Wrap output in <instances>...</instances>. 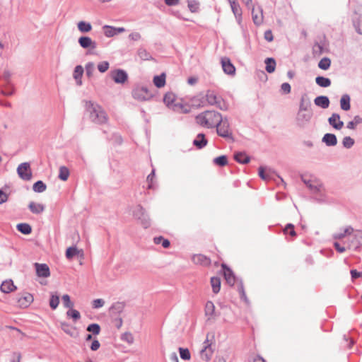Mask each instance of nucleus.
Returning <instances> with one entry per match:
<instances>
[{"label":"nucleus","instance_id":"1","mask_svg":"<svg viewBox=\"0 0 362 362\" xmlns=\"http://www.w3.org/2000/svg\"><path fill=\"white\" fill-rule=\"evenodd\" d=\"M221 121V115L216 111L206 110L196 117L198 124L206 128H214Z\"/></svg>","mask_w":362,"mask_h":362},{"label":"nucleus","instance_id":"2","mask_svg":"<svg viewBox=\"0 0 362 362\" xmlns=\"http://www.w3.org/2000/svg\"><path fill=\"white\" fill-rule=\"evenodd\" d=\"M85 107L89 113L90 119L96 124H103L107 121V117L103 109L91 101H85Z\"/></svg>","mask_w":362,"mask_h":362},{"label":"nucleus","instance_id":"3","mask_svg":"<svg viewBox=\"0 0 362 362\" xmlns=\"http://www.w3.org/2000/svg\"><path fill=\"white\" fill-rule=\"evenodd\" d=\"M301 180L313 194L320 196L325 195V187L319 180L304 175L301 177Z\"/></svg>","mask_w":362,"mask_h":362},{"label":"nucleus","instance_id":"4","mask_svg":"<svg viewBox=\"0 0 362 362\" xmlns=\"http://www.w3.org/2000/svg\"><path fill=\"white\" fill-rule=\"evenodd\" d=\"M133 216L139 221L140 224L144 228H148L151 226V219L145 209L141 205H138L134 208Z\"/></svg>","mask_w":362,"mask_h":362},{"label":"nucleus","instance_id":"5","mask_svg":"<svg viewBox=\"0 0 362 362\" xmlns=\"http://www.w3.org/2000/svg\"><path fill=\"white\" fill-rule=\"evenodd\" d=\"M215 127H216L217 134L220 136L227 139H233L232 131L230 128V124L226 117L223 118L221 117V121L218 122Z\"/></svg>","mask_w":362,"mask_h":362},{"label":"nucleus","instance_id":"6","mask_svg":"<svg viewBox=\"0 0 362 362\" xmlns=\"http://www.w3.org/2000/svg\"><path fill=\"white\" fill-rule=\"evenodd\" d=\"M132 97L138 101H148L153 98V94L145 86H136L132 92Z\"/></svg>","mask_w":362,"mask_h":362},{"label":"nucleus","instance_id":"7","mask_svg":"<svg viewBox=\"0 0 362 362\" xmlns=\"http://www.w3.org/2000/svg\"><path fill=\"white\" fill-rule=\"evenodd\" d=\"M351 235V238L349 240L347 248L357 250L362 245V230L354 229Z\"/></svg>","mask_w":362,"mask_h":362},{"label":"nucleus","instance_id":"8","mask_svg":"<svg viewBox=\"0 0 362 362\" xmlns=\"http://www.w3.org/2000/svg\"><path fill=\"white\" fill-rule=\"evenodd\" d=\"M18 176L24 180H30L32 177L30 166L28 163H21L17 168Z\"/></svg>","mask_w":362,"mask_h":362},{"label":"nucleus","instance_id":"9","mask_svg":"<svg viewBox=\"0 0 362 362\" xmlns=\"http://www.w3.org/2000/svg\"><path fill=\"white\" fill-rule=\"evenodd\" d=\"M175 96L172 93H168L163 98L165 104L173 111H179L180 109H182L184 105L182 103H175Z\"/></svg>","mask_w":362,"mask_h":362},{"label":"nucleus","instance_id":"10","mask_svg":"<svg viewBox=\"0 0 362 362\" xmlns=\"http://www.w3.org/2000/svg\"><path fill=\"white\" fill-rule=\"evenodd\" d=\"M33 301V296L29 293H23L17 298V306L21 308H28Z\"/></svg>","mask_w":362,"mask_h":362},{"label":"nucleus","instance_id":"11","mask_svg":"<svg viewBox=\"0 0 362 362\" xmlns=\"http://www.w3.org/2000/svg\"><path fill=\"white\" fill-rule=\"evenodd\" d=\"M111 77L116 83H124L128 78L127 72L122 69H117L111 73Z\"/></svg>","mask_w":362,"mask_h":362},{"label":"nucleus","instance_id":"12","mask_svg":"<svg viewBox=\"0 0 362 362\" xmlns=\"http://www.w3.org/2000/svg\"><path fill=\"white\" fill-rule=\"evenodd\" d=\"M211 345L209 343L208 339L204 343V346L200 351V357L205 361H209L212 356V351L210 348Z\"/></svg>","mask_w":362,"mask_h":362},{"label":"nucleus","instance_id":"13","mask_svg":"<svg viewBox=\"0 0 362 362\" xmlns=\"http://www.w3.org/2000/svg\"><path fill=\"white\" fill-rule=\"evenodd\" d=\"M313 117V112L311 110L301 111L298 110L296 119L300 124H304L308 122Z\"/></svg>","mask_w":362,"mask_h":362},{"label":"nucleus","instance_id":"14","mask_svg":"<svg viewBox=\"0 0 362 362\" xmlns=\"http://www.w3.org/2000/svg\"><path fill=\"white\" fill-rule=\"evenodd\" d=\"M35 267L38 276L44 278L49 276V268L46 264L35 263Z\"/></svg>","mask_w":362,"mask_h":362},{"label":"nucleus","instance_id":"15","mask_svg":"<svg viewBox=\"0 0 362 362\" xmlns=\"http://www.w3.org/2000/svg\"><path fill=\"white\" fill-rule=\"evenodd\" d=\"M328 122L335 129L339 130L344 126V122L340 119V116L337 113H333L328 119Z\"/></svg>","mask_w":362,"mask_h":362},{"label":"nucleus","instance_id":"16","mask_svg":"<svg viewBox=\"0 0 362 362\" xmlns=\"http://www.w3.org/2000/svg\"><path fill=\"white\" fill-rule=\"evenodd\" d=\"M221 65L223 71L228 75H233L235 72V68L228 57L221 59Z\"/></svg>","mask_w":362,"mask_h":362},{"label":"nucleus","instance_id":"17","mask_svg":"<svg viewBox=\"0 0 362 362\" xmlns=\"http://www.w3.org/2000/svg\"><path fill=\"white\" fill-rule=\"evenodd\" d=\"M311 100L307 93H303L300 96L299 110L301 111L311 110Z\"/></svg>","mask_w":362,"mask_h":362},{"label":"nucleus","instance_id":"18","mask_svg":"<svg viewBox=\"0 0 362 362\" xmlns=\"http://www.w3.org/2000/svg\"><path fill=\"white\" fill-rule=\"evenodd\" d=\"M204 312L208 321L214 320L216 318L215 305L213 302H206Z\"/></svg>","mask_w":362,"mask_h":362},{"label":"nucleus","instance_id":"19","mask_svg":"<svg viewBox=\"0 0 362 362\" xmlns=\"http://www.w3.org/2000/svg\"><path fill=\"white\" fill-rule=\"evenodd\" d=\"M78 43L81 47L86 48H92L95 49L96 47V42L93 41L92 39L87 36H82L78 39Z\"/></svg>","mask_w":362,"mask_h":362},{"label":"nucleus","instance_id":"20","mask_svg":"<svg viewBox=\"0 0 362 362\" xmlns=\"http://www.w3.org/2000/svg\"><path fill=\"white\" fill-rule=\"evenodd\" d=\"M252 21L255 25H259L262 23L263 13L262 10L260 7H258L257 10L255 8H252Z\"/></svg>","mask_w":362,"mask_h":362},{"label":"nucleus","instance_id":"21","mask_svg":"<svg viewBox=\"0 0 362 362\" xmlns=\"http://www.w3.org/2000/svg\"><path fill=\"white\" fill-rule=\"evenodd\" d=\"M1 291L4 293H9L16 289V286L13 284L12 280L8 279L4 281L0 286Z\"/></svg>","mask_w":362,"mask_h":362},{"label":"nucleus","instance_id":"22","mask_svg":"<svg viewBox=\"0 0 362 362\" xmlns=\"http://www.w3.org/2000/svg\"><path fill=\"white\" fill-rule=\"evenodd\" d=\"M314 103L317 107L326 109L329 106L330 102L327 96L320 95L315 98Z\"/></svg>","mask_w":362,"mask_h":362},{"label":"nucleus","instance_id":"23","mask_svg":"<svg viewBox=\"0 0 362 362\" xmlns=\"http://www.w3.org/2000/svg\"><path fill=\"white\" fill-rule=\"evenodd\" d=\"M354 232V228L351 226H347L342 230L333 234V238L336 240H341L346 236H351Z\"/></svg>","mask_w":362,"mask_h":362},{"label":"nucleus","instance_id":"24","mask_svg":"<svg viewBox=\"0 0 362 362\" xmlns=\"http://www.w3.org/2000/svg\"><path fill=\"white\" fill-rule=\"evenodd\" d=\"M192 261L194 263L197 264H200L203 266L209 265L211 263L210 259L206 256L201 254L194 255L192 257Z\"/></svg>","mask_w":362,"mask_h":362},{"label":"nucleus","instance_id":"25","mask_svg":"<svg viewBox=\"0 0 362 362\" xmlns=\"http://www.w3.org/2000/svg\"><path fill=\"white\" fill-rule=\"evenodd\" d=\"M322 141L327 146H334L337 144V139L334 134L327 133L323 136Z\"/></svg>","mask_w":362,"mask_h":362},{"label":"nucleus","instance_id":"26","mask_svg":"<svg viewBox=\"0 0 362 362\" xmlns=\"http://www.w3.org/2000/svg\"><path fill=\"white\" fill-rule=\"evenodd\" d=\"M223 268V274L227 283L233 286L235 281V277L230 269L226 267L224 264L222 265Z\"/></svg>","mask_w":362,"mask_h":362},{"label":"nucleus","instance_id":"27","mask_svg":"<svg viewBox=\"0 0 362 362\" xmlns=\"http://www.w3.org/2000/svg\"><path fill=\"white\" fill-rule=\"evenodd\" d=\"M83 72H84V69H83V66L81 65H77L74 68V74H73V77L76 80V84L78 86H81L82 85L81 77H82V76L83 74Z\"/></svg>","mask_w":362,"mask_h":362},{"label":"nucleus","instance_id":"28","mask_svg":"<svg viewBox=\"0 0 362 362\" xmlns=\"http://www.w3.org/2000/svg\"><path fill=\"white\" fill-rule=\"evenodd\" d=\"M193 144L199 149L206 146L207 140L204 134H199L193 141Z\"/></svg>","mask_w":362,"mask_h":362},{"label":"nucleus","instance_id":"29","mask_svg":"<svg viewBox=\"0 0 362 362\" xmlns=\"http://www.w3.org/2000/svg\"><path fill=\"white\" fill-rule=\"evenodd\" d=\"M230 5L235 18L238 23H240L242 18V10L240 5L236 1L231 2Z\"/></svg>","mask_w":362,"mask_h":362},{"label":"nucleus","instance_id":"30","mask_svg":"<svg viewBox=\"0 0 362 362\" xmlns=\"http://www.w3.org/2000/svg\"><path fill=\"white\" fill-rule=\"evenodd\" d=\"M28 208L32 213L35 214H40L45 210V206L43 204L35 203L34 202H30Z\"/></svg>","mask_w":362,"mask_h":362},{"label":"nucleus","instance_id":"31","mask_svg":"<svg viewBox=\"0 0 362 362\" xmlns=\"http://www.w3.org/2000/svg\"><path fill=\"white\" fill-rule=\"evenodd\" d=\"M350 96L348 94H344L340 99V107L343 110L348 111L351 108Z\"/></svg>","mask_w":362,"mask_h":362},{"label":"nucleus","instance_id":"32","mask_svg":"<svg viewBox=\"0 0 362 362\" xmlns=\"http://www.w3.org/2000/svg\"><path fill=\"white\" fill-rule=\"evenodd\" d=\"M235 160L240 163L245 164L250 162V157L243 152H238L234 155Z\"/></svg>","mask_w":362,"mask_h":362},{"label":"nucleus","instance_id":"33","mask_svg":"<svg viewBox=\"0 0 362 362\" xmlns=\"http://www.w3.org/2000/svg\"><path fill=\"white\" fill-rule=\"evenodd\" d=\"M264 62L266 64V71L269 74L273 73L276 68L275 59L271 57L267 58Z\"/></svg>","mask_w":362,"mask_h":362},{"label":"nucleus","instance_id":"34","mask_svg":"<svg viewBox=\"0 0 362 362\" xmlns=\"http://www.w3.org/2000/svg\"><path fill=\"white\" fill-rule=\"evenodd\" d=\"M315 82L319 86L322 88H327L331 85L330 79L324 76L316 77Z\"/></svg>","mask_w":362,"mask_h":362},{"label":"nucleus","instance_id":"35","mask_svg":"<svg viewBox=\"0 0 362 362\" xmlns=\"http://www.w3.org/2000/svg\"><path fill=\"white\" fill-rule=\"evenodd\" d=\"M69 175H70L69 170L66 166H61L59 168L58 177L61 180H62V181L67 180L69 177Z\"/></svg>","mask_w":362,"mask_h":362},{"label":"nucleus","instance_id":"36","mask_svg":"<svg viewBox=\"0 0 362 362\" xmlns=\"http://www.w3.org/2000/svg\"><path fill=\"white\" fill-rule=\"evenodd\" d=\"M153 83H154L155 86L158 88L163 87L165 83V74H161L159 76H155L153 78Z\"/></svg>","mask_w":362,"mask_h":362},{"label":"nucleus","instance_id":"37","mask_svg":"<svg viewBox=\"0 0 362 362\" xmlns=\"http://www.w3.org/2000/svg\"><path fill=\"white\" fill-rule=\"evenodd\" d=\"M211 284L214 293H218L221 288V279L218 277H211Z\"/></svg>","mask_w":362,"mask_h":362},{"label":"nucleus","instance_id":"38","mask_svg":"<svg viewBox=\"0 0 362 362\" xmlns=\"http://www.w3.org/2000/svg\"><path fill=\"white\" fill-rule=\"evenodd\" d=\"M66 316L69 318H71L74 322H76L81 318V314L77 310L72 308H69V310L66 312Z\"/></svg>","mask_w":362,"mask_h":362},{"label":"nucleus","instance_id":"39","mask_svg":"<svg viewBox=\"0 0 362 362\" xmlns=\"http://www.w3.org/2000/svg\"><path fill=\"white\" fill-rule=\"evenodd\" d=\"M16 228L21 233L25 235H28L32 231V228L28 223H18Z\"/></svg>","mask_w":362,"mask_h":362},{"label":"nucleus","instance_id":"40","mask_svg":"<svg viewBox=\"0 0 362 362\" xmlns=\"http://www.w3.org/2000/svg\"><path fill=\"white\" fill-rule=\"evenodd\" d=\"M206 99L209 104L214 105L218 104V98L212 91H208L206 94Z\"/></svg>","mask_w":362,"mask_h":362},{"label":"nucleus","instance_id":"41","mask_svg":"<svg viewBox=\"0 0 362 362\" xmlns=\"http://www.w3.org/2000/svg\"><path fill=\"white\" fill-rule=\"evenodd\" d=\"M59 304V297L58 295L53 293H51L49 299V306L52 310L57 309Z\"/></svg>","mask_w":362,"mask_h":362},{"label":"nucleus","instance_id":"42","mask_svg":"<svg viewBox=\"0 0 362 362\" xmlns=\"http://www.w3.org/2000/svg\"><path fill=\"white\" fill-rule=\"evenodd\" d=\"M46 188V185L41 180L36 182L33 186V191L38 193L43 192Z\"/></svg>","mask_w":362,"mask_h":362},{"label":"nucleus","instance_id":"43","mask_svg":"<svg viewBox=\"0 0 362 362\" xmlns=\"http://www.w3.org/2000/svg\"><path fill=\"white\" fill-rule=\"evenodd\" d=\"M91 28L92 26L89 23L80 21L78 23V29L82 33H88L91 30Z\"/></svg>","mask_w":362,"mask_h":362},{"label":"nucleus","instance_id":"44","mask_svg":"<svg viewBox=\"0 0 362 362\" xmlns=\"http://www.w3.org/2000/svg\"><path fill=\"white\" fill-rule=\"evenodd\" d=\"M153 242L157 245L161 244L164 248H168L170 246V241L162 236L155 237L153 238Z\"/></svg>","mask_w":362,"mask_h":362},{"label":"nucleus","instance_id":"45","mask_svg":"<svg viewBox=\"0 0 362 362\" xmlns=\"http://www.w3.org/2000/svg\"><path fill=\"white\" fill-rule=\"evenodd\" d=\"M331 64V61L327 57L322 58L318 63V67L322 70H327Z\"/></svg>","mask_w":362,"mask_h":362},{"label":"nucleus","instance_id":"46","mask_svg":"<svg viewBox=\"0 0 362 362\" xmlns=\"http://www.w3.org/2000/svg\"><path fill=\"white\" fill-rule=\"evenodd\" d=\"M81 252L76 247H70L67 248L66 251V257L67 259H70L73 258L75 255L79 254Z\"/></svg>","mask_w":362,"mask_h":362},{"label":"nucleus","instance_id":"47","mask_svg":"<svg viewBox=\"0 0 362 362\" xmlns=\"http://www.w3.org/2000/svg\"><path fill=\"white\" fill-rule=\"evenodd\" d=\"M214 163L219 166H225L228 164L226 156H221L214 159Z\"/></svg>","mask_w":362,"mask_h":362},{"label":"nucleus","instance_id":"48","mask_svg":"<svg viewBox=\"0 0 362 362\" xmlns=\"http://www.w3.org/2000/svg\"><path fill=\"white\" fill-rule=\"evenodd\" d=\"M63 305L66 308H72L74 306V303L71 300L70 296L68 294L62 296Z\"/></svg>","mask_w":362,"mask_h":362},{"label":"nucleus","instance_id":"49","mask_svg":"<svg viewBox=\"0 0 362 362\" xmlns=\"http://www.w3.org/2000/svg\"><path fill=\"white\" fill-rule=\"evenodd\" d=\"M86 73L88 77L90 78L95 71V64L93 62H88L85 66Z\"/></svg>","mask_w":362,"mask_h":362},{"label":"nucleus","instance_id":"50","mask_svg":"<svg viewBox=\"0 0 362 362\" xmlns=\"http://www.w3.org/2000/svg\"><path fill=\"white\" fill-rule=\"evenodd\" d=\"M105 35L107 37H111L116 35L115 28L110 25H105L103 27Z\"/></svg>","mask_w":362,"mask_h":362},{"label":"nucleus","instance_id":"51","mask_svg":"<svg viewBox=\"0 0 362 362\" xmlns=\"http://www.w3.org/2000/svg\"><path fill=\"white\" fill-rule=\"evenodd\" d=\"M86 329L88 332H92L93 334L97 335L100 332V327L98 324L93 323L89 325Z\"/></svg>","mask_w":362,"mask_h":362},{"label":"nucleus","instance_id":"52","mask_svg":"<svg viewBox=\"0 0 362 362\" xmlns=\"http://www.w3.org/2000/svg\"><path fill=\"white\" fill-rule=\"evenodd\" d=\"M180 355L182 359L183 360H189L191 358V354L188 349L187 348H179Z\"/></svg>","mask_w":362,"mask_h":362},{"label":"nucleus","instance_id":"53","mask_svg":"<svg viewBox=\"0 0 362 362\" xmlns=\"http://www.w3.org/2000/svg\"><path fill=\"white\" fill-rule=\"evenodd\" d=\"M343 146L346 148H351L354 144V140L351 136H345L342 141Z\"/></svg>","mask_w":362,"mask_h":362},{"label":"nucleus","instance_id":"54","mask_svg":"<svg viewBox=\"0 0 362 362\" xmlns=\"http://www.w3.org/2000/svg\"><path fill=\"white\" fill-rule=\"evenodd\" d=\"M121 339L127 342L129 344H132L134 342V337L130 332L124 333L121 337Z\"/></svg>","mask_w":362,"mask_h":362},{"label":"nucleus","instance_id":"55","mask_svg":"<svg viewBox=\"0 0 362 362\" xmlns=\"http://www.w3.org/2000/svg\"><path fill=\"white\" fill-rule=\"evenodd\" d=\"M139 57L143 60H148L151 58L150 54L146 51V49L140 48L138 50Z\"/></svg>","mask_w":362,"mask_h":362},{"label":"nucleus","instance_id":"56","mask_svg":"<svg viewBox=\"0 0 362 362\" xmlns=\"http://www.w3.org/2000/svg\"><path fill=\"white\" fill-rule=\"evenodd\" d=\"M325 51L324 47L320 43H315L313 46V53L315 55H320L322 54Z\"/></svg>","mask_w":362,"mask_h":362},{"label":"nucleus","instance_id":"57","mask_svg":"<svg viewBox=\"0 0 362 362\" xmlns=\"http://www.w3.org/2000/svg\"><path fill=\"white\" fill-rule=\"evenodd\" d=\"M109 63L106 61L101 62L98 64V69L101 73H105L109 69Z\"/></svg>","mask_w":362,"mask_h":362},{"label":"nucleus","instance_id":"58","mask_svg":"<svg viewBox=\"0 0 362 362\" xmlns=\"http://www.w3.org/2000/svg\"><path fill=\"white\" fill-rule=\"evenodd\" d=\"M105 305V300L101 298L93 300L92 302V307L94 309L102 308Z\"/></svg>","mask_w":362,"mask_h":362},{"label":"nucleus","instance_id":"59","mask_svg":"<svg viewBox=\"0 0 362 362\" xmlns=\"http://www.w3.org/2000/svg\"><path fill=\"white\" fill-rule=\"evenodd\" d=\"M155 177V170L153 169L151 173L147 176L146 180L148 182V189H153V181Z\"/></svg>","mask_w":362,"mask_h":362},{"label":"nucleus","instance_id":"60","mask_svg":"<svg viewBox=\"0 0 362 362\" xmlns=\"http://www.w3.org/2000/svg\"><path fill=\"white\" fill-rule=\"evenodd\" d=\"M259 175L264 180H269V175H267L266 168L264 167L259 168Z\"/></svg>","mask_w":362,"mask_h":362},{"label":"nucleus","instance_id":"61","mask_svg":"<svg viewBox=\"0 0 362 362\" xmlns=\"http://www.w3.org/2000/svg\"><path fill=\"white\" fill-rule=\"evenodd\" d=\"M188 8L192 12L197 11L199 4L194 0L188 1Z\"/></svg>","mask_w":362,"mask_h":362},{"label":"nucleus","instance_id":"62","mask_svg":"<svg viewBox=\"0 0 362 362\" xmlns=\"http://www.w3.org/2000/svg\"><path fill=\"white\" fill-rule=\"evenodd\" d=\"M286 233H289L291 236H296V233L294 230V226L291 223L287 224L284 229Z\"/></svg>","mask_w":362,"mask_h":362},{"label":"nucleus","instance_id":"63","mask_svg":"<svg viewBox=\"0 0 362 362\" xmlns=\"http://www.w3.org/2000/svg\"><path fill=\"white\" fill-rule=\"evenodd\" d=\"M129 39L132 41H139L141 39V35L139 32H133L129 35Z\"/></svg>","mask_w":362,"mask_h":362},{"label":"nucleus","instance_id":"64","mask_svg":"<svg viewBox=\"0 0 362 362\" xmlns=\"http://www.w3.org/2000/svg\"><path fill=\"white\" fill-rule=\"evenodd\" d=\"M281 90L284 93H289L291 92L290 84L288 83H283L281 86Z\"/></svg>","mask_w":362,"mask_h":362}]
</instances>
